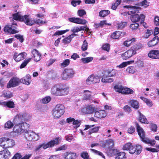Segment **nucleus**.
Returning a JSON list of instances; mask_svg holds the SVG:
<instances>
[{"label": "nucleus", "mask_w": 159, "mask_h": 159, "mask_svg": "<svg viewBox=\"0 0 159 159\" xmlns=\"http://www.w3.org/2000/svg\"><path fill=\"white\" fill-rule=\"evenodd\" d=\"M139 25V24L137 23L132 24L130 25V27L133 30H136L138 28Z\"/></svg>", "instance_id": "774afa93"}, {"label": "nucleus", "mask_w": 159, "mask_h": 159, "mask_svg": "<svg viewBox=\"0 0 159 159\" xmlns=\"http://www.w3.org/2000/svg\"><path fill=\"white\" fill-rule=\"evenodd\" d=\"M149 2H148L147 0H144L140 3H138L134 5H139L141 6H144L145 7H147L149 6Z\"/></svg>", "instance_id": "c03bdc74"}, {"label": "nucleus", "mask_w": 159, "mask_h": 159, "mask_svg": "<svg viewBox=\"0 0 159 159\" xmlns=\"http://www.w3.org/2000/svg\"><path fill=\"white\" fill-rule=\"evenodd\" d=\"M88 43H87L86 40H84L83 43V44L81 47V48L83 51L86 50L88 48Z\"/></svg>", "instance_id": "052dcab7"}, {"label": "nucleus", "mask_w": 159, "mask_h": 159, "mask_svg": "<svg viewBox=\"0 0 159 159\" xmlns=\"http://www.w3.org/2000/svg\"><path fill=\"white\" fill-rule=\"evenodd\" d=\"M111 37L114 39H118L119 37V32L118 31H116L114 32L111 35Z\"/></svg>", "instance_id": "5fc2aeb1"}, {"label": "nucleus", "mask_w": 159, "mask_h": 159, "mask_svg": "<svg viewBox=\"0 0 159 159\" xmlns=\"http://www.w3.org/2000/svg\"><path fill=\"white\" fill-rule=\"evenodd\" d=\"M134 52L130 48L121 55V57L123 60H126L135 55Z\"/></svg>", "instance_id": "f3484780"}, {"label": "nucleus", "mask_w": 159, "mask_h": 159, "mask_svg": "<svg viewBox=\"0 0 159 159\" xmlns=\"http://www.w3.org/2000/svg\"><path fill=\"white\" fill-rule=\"evenodd\" d=\"M27 139L30 141H35L38 140L39 139V133H36L33 131L27 132L25 134Z\"/></svg>", "instance_id": "423d86ee"}, {"label": "nucleus", "mask_w": 159, "mask_h": 159, "mask_svg": "<svg viewBox=\"0 0 159 159\" xmlns=\"http://www.w3.org/2000/svg\"><path fill=\"white\" fill-rule=\"evenodd\" d=\"M74 74L72 69H66L63 71L61 77L63 80H67L72 77Z\"/></svg>", "instance_id": "0eeeda50"}, {"label": "nucleus", "mask_w": 159, "mask_h": 159, "mask_svg": "<svg viewBox=\"0 0 159 159\" xmlns=\"http://www.w3.org/2000/svg\"><path fill=\"white\" fill-rule=\"evenodd\" d=\"M143 142L147 144H149L152 146H154L156 143L155 140H150L147 138L145 139Z\"/></svg>", "instance_id": "a19ab883"}, {"label": "nucleus", "mask_w": 159, "mask_h": 159, "mask_svg": "<svg viewBox=\"0 0 159 159\" xmlns=\"http://www.w3.org/2000/svg\"><path fill=\"white\" fill-rule=\"evenodd\" d=\"M19 80L16 77H13L11 79L7 85V88L15 87L19 84Z\"/></svg>", "instance_id": "ddd939ff"}, {"label": "nucleus", "mask_w": 159, "mask_h": 159, "mask_svg": "<svg viewBox=\"0 0 159 159\" xmlns=\"http://www.w3.org/2000/svg\"><path fill=\"white\" fill-rule=\"evenodd\" d=\"M141 99L144 101L146 104L149 106H151L152 105V102L150 100L144 97H142Z\"/></svg>", "instance_id": "e2e57ef3"}, {"label": "nucleus", "mask_w": 159, "mask_h": 159, "mask_svg": "<svg viewBox=\"0 0 159 159\" xmlns=\"http://www.w3.org/2000/svg\"><path fill=\"white\" fill-rule=\"evenodd\" d=\"M148 56L150 58L154 59H159V50H152L149 51Z\"/></svg>", "instance_id": "aec40b11"}, {"label": "nucleus", "mask_w": 159, "mask_h": 159, "mask_svg": "<svg viewBox=\"0 0 159 159\" xmlns=\"http://www.w3.org/2000/svg\"><path fill=\"white\" fill-rule=\"evenodd\" d=\"M159 42V38L158 36H155L148 43V47H152L157 44Z\"/></svg>", "instance_id": "b1692460"}, {"label": "nucleus", "mask_w": 159, "mask_h": 159, "mask_svg": "<svg viewBox=\"0 0 159 159\" xmlns=\"http://www.w3.org/2000/svg\"><path fill=\"white\" fill-rule=\"evenodd\" d=\"M134 92V91L129 88L120 85V93L123 94H133Z\"/></svg>", "instance_id": "2eb2a0df"}, {"label": "nucleus", "mask_w": 159, "mask_h": 159, "mask_svg": "<svg viewBox=\"0 0 159 159\" xmlns=\"http://www.w3.org/2000/svg\"><path fill=\"white\" fill-rule=\"evenodd\" d=\"M22 20L27 25L31 26L35 23L36 20L31 18L29 15H25L23 16Z\"/></svg>", "instance_id": "9b49d317"}, {"label": "nucleus", "mask_w": 159, "mask_h": 159, "mask_svg": "<svg viewBox=\"0 0 159 159\" xmlns=\"http://www.w3.org/2000/svg\"><path fill=\"white\" fill-rule=\"evenodd\" d=\"M93 59V58L92 57H88L82 58L81 60L83 63L85 64L92 61Z\"/></svg>", "instance_id": "79ce46f5"}, {"label": "nucleus", "mask_w": 159, "mask_h": 159, "mask_svg": "<svg viewBox=\"0 0 159 159\" xmlns=\"http://www.w3.org/2000/svg\"><path fill=\"white\" fill-rule=\"evenodd\" d=\"M26 53L25 52H22L19 54L15 53L13 57L14 60L17 62H19L24 59L26 56Z\"/></svg>", "instance_id": "4be33fe9"}, {"label": "nucleus", "mask_w": 159, "mask_h": 159, "mask_svg": "<svg viewBox=\"0 0 159 159\" xmlns=\"http://www.w3.org/2000/svg\"><path fill=\"white\" fill-rule=\"evenodd\" d=\"M51 100V98L50 97H46L42 99L41 100V102L43 103L46 104L49 102Z\"/></svg>", "instance_id": "6e6d98bb"}, {"label": "nucleus", "mask_w": 159, "mask_h": 159, "mask_svg": "<svg viewBox=\"0 0 159 159\" xmlns=\"http://www.w3.org/2000/svg\"><path fill=\"white\" fill-rule=\"evenodd\" d=\"M126 71L129 73L133 74L135 71L134 67L132 66H129L126 69Z\"/></svg>", "instance_id": "338daca9"}, {"label": "nucleus", "mask_w": 159, "mask_h": 159, "mask_svg": "<svg viewBox=\"0 0 159 159\" xmlns=\"http://www.w3.org/2000/svg\"><path fill=\"white\" fill-rule=\"evenodd\" d=\"M4 97L6 98H9L12 97V94L10 91H4L2 94Z\"/></svg>", "instance_id": "ea45409f"}, {"label": "nucleus", "mask_w": 159, "mask_h": 159, "mask_svg": "<svg viewBox=\"0 0 159 159\" xmlns=\"http://www.w3.org/2000/svg\"><path fill=\"white\" fill-rule=\"evenodd\" d=\"M80 156L84 159H89L88 153L86 151L82 152L80 154Z\"/></svg>", "instance_id": "3c124183"}, {"label": "nucleus", "mask_w": 159, "mask_h": 159, "mask_svg": "<svg viewBox=\"0 0 159 159\" xmlns=\"http://www.w3.org/2000/svg\"><path fill=\"white\" fill-rule=\"evenodd\" d=\"M114 70H112L111 71L106 70L101 71V76L102 77H109L114 76L115 75L112 74Z\"/></svg>", "instance_id": "a878e982"}, {"label": "nucleus", "mask_w": 159, "mask_h": 159, "mask_svg": "<svg viewBox=\"0 0 159 159\" xmlns=\"http://www.w3.org/2000/svg\"><path fill=\"white\" fill-rule=\"evenodd\" d=\"M97 108L93 105H88L81 109V111L85 114H91L96 110Z\"/></svg>", "instance_id": "6e6552de"}, {"label": "nucleus", "mask_w": 159, "mask_h": 159, "mask_svg": "<svg viewBox=\"0 0 159 159\" xmlns=\"http://www.w3.org/2000/svg\"><path fill=\"white\" fill-rule=\"evenodd\" d=\"M110 13V11L108 10L101 11L99 13V15L102 17H105Z\"/></svg>", "instance_id": "37998d69"}, {"label": "nucleus", "mask_w": 159, "mask_h": 159, "mask_svg": "<svg viewBox=\"0 0 159 159\" xmlns=\"http://www.w3.org/2000/svg\"><path fill=\"white\" fill-rule=\"evenodd\" d=\"M70 62V61L69 59H66L64 60L63 62L61 63V65L63 67H66L69 65Z\"/></svg>", "instance_id": "0e129e2a"}, {"label": "nucleus", "mask_w": 159, "mask_h": 159, "mask_svg": "<svg viewBox=\"0 0 159 159\" xmlns=\"http://www.w3.org/2000/svg\"><path fill=\"white\" fill-rule=\"evenodd\" d=\"M51 93L52 95L59 96V86L56 85L53 86L51 89Z\"/></svg>", "instance_id": "72a5a7b5"}, {"label": "nucleus", "mask_w": 159, "mask_h": 159, "mask_svg": "<svg viewBox=\"0 0 159 159\" xmlns=\"http://www.w3.org/2000/svg\"><path fill=\"white\" fill-rule=\"evenodd\" d=\"M76 35L77 34H72L67 37L63 39L62 42L65 44L70 43L71 41L72 38Z\"/></svg>", "instance_id": "c9c22d12"}, {"label": "nucleus", "mask_w": 159, "mask_h": 159, "mask_svg": "<svg viewBox=\"0 0 159 159\" xmlns=\"http://www.w3.org/2000/svg\"><path fill=\"white\" fill-rule=\"evenodd\" d=\"M145 17V16L143 14H141L140 16L138 14H135L130 16V18L131 21L135 23L139 22L140 20L143 22V21H144Z\"/></svg>", "instance_id": "9d476101"}, {"label": "nucleus", "mask_w": 159, "mask_h": 159, "mask_svg": "<svg viewBox=\"0 0 159 159\" xmlns=\"http://www.w3.org/2000/svg\"><path fill=\"white\" fill-rule=\"evenodd\" d=\"M6 139L5 141V149H8L9 148H12L15 145V142L13 140L7 138H6Z\"/></svg>", "instance_id": "412c9836"}, {"label": "nucleus", "mask_w": 159, "mask_h": 159, "mask_svg": "<svg viewBox=\"0 0 159 159\" xmlns=\"http://www.w3.org/2000/svg\"><path fill=\"white\" fill-rule=\"evenodd\" d=\"M150 128L151 130L155 132L157 131V125L154 124H151L150 125Z\"/></svg>", "instance_id": "bf43d9fd"}, {"label": "nucleus", "mask_w": 159, "mask_h": 159, "mask_svg": "<svg viewBox=\"0 0 159 159\" xmlns=\"http://www.w3.org/2000/svg\"><path fill=\"white\" fill-rule=\"evenodd\" d=\"M29 125L26 123H19L15 125L13 128V131L19 134L26 133L27 129H29Z\"/></svg>", "instance_id": "f257e3e1"}, {"label": "nucleus", "mask_w": 159, "mask_h": 159, "mask_svg": "<svg viewBox=\"0 0 159 159\" xmlns=\"http://www.w3.org/2000/svg\"><path fill=\"white\" fill-rule=\"evenodd\" d=\"M107 116V113L103 110H100L95 111L94 116L98 118L101 119Z\"/></svg>", "instance_id": "5701e85b"}, {"label": "nucleus", "mask_w": 159, "mask_h": 159, "mask_svg": "<svg viewBox=\"0 0 159 159\" xmlns=\"http://www.w3.org/2000/svg\"><path fill=\"white\" fill-rule=\"evenodd\" d=\"M66 121L69 123L72 122V124L75 125L74 127L75 128H77L79 127L81 124L80 120H75L74 118L71 117L67 118Z\"/></svg>", "instance_id": "393cba45"}, {"label": "nucleus", "mask_w": 159, "mask_h": 159, "mask_svg": "<svg viewBox=\"0 0 159 159\" xmlns=\"http://www.w3.org/2000/svg\"><path fill=\"white\" fill-rule=\"evenodd\" d=\"M100 127L99 126L95 127L94 128H91L89 131V134H91L93 133H95L97 132L100 128Z\"/></svg>", "instance_id": "49530a36"}, {"label": "nucleus", "mask_w": 159, "mask_h": 159, "mask_svg": "<svg viewBox=\"0 0 159 159\" xmlns=\"http://www.w3.org/2000/svg\"><path fill=\"white\" fill-rule=\"evenodd\" d=\"M113 79L109 77H102L101 82L103 83H111L113 81Z\"/></svg>", "instance_id": "a18cd8bd"}, {"label": "nucleus", "mask_w": 159, "mask_h": 159, "mask_svg": "<svg viewBox=\"0 0 159 159\" xmlns=\"http://www.w3.org/2000/svg\"><path fill=\"white\" fill-rule=\"evenodd\" d=\"M106 144L107 146L106 148V152L109 153L111 151V149H112L114 146V141L111 139H108L106 141Z\"/></svg>", "instance_id": "6ab92c4d"}, {"label": "nucleus", "mask_w": 159, "mask_h": 159, "mask_svg": "<svg viewBox=\"0 0 159 159\" xmlns=\"http://www.w3.org/2000/svg\"><path fill=\"white\" fill-rule=\"evenodd\" d=\"M31 116L26 113H21L17 114L14 118V122L18 123L30 119Z\"/></svg>", "instance_id": "39448f33"}, {"label": "nucleus", "mask_w": 159, "mask_h": 159, "mask_svg": "<svg viewBox=\"0 0 159 159\" xmlns=\"http://www.w3.org/2000/svg\"><path fill=\"white\" fill-rule=\"evenodd\" d=\"M135 149V145H131L129 150V152L130 154H134L136 152Z\"/></svg>", "instance_id": "69168bd1"}, {"label": "nucleus", "mask_w": 159, "mask_h": 159, "mask_svg": "<svg viewBox=\"0 0 159 159\" xmlns=\"http://www.w3.org/2000/svg\"><path fill=\"white\" fill-rule=\"evenodd\" d=\"M101 72L98 73V75L92 74L89 76L86 80V82L88 84L98 83L100 81V79L102 76Z\"/></svg>", "instance_id": "20e7f679"}, {"label": "nucleus", "mask_w": 159, "mask_h": 159, "mask_svg": "<svg viewBox=\"0 0 159 159\" xmlns=\"http://www.w3.org/2000/svg\"><path fill=\"white\" fill-rule=\"evenodd\" d=\"M69 87L66 85L59 86V96L66 95L69 91Z\"/></svg>", "instance_id": "a211bd4d"}, {"label": "nucleus", "mask_w": 159, "mask_h": 159, "mask_svg": "<svg viewBox=\"0 0 159 159\" xmlns=\"http://www.w3.org/2000/svg\"><path fill=\"white\" fill-rule=\"evenodd\" d=\"M136 152L135 153L137 155H139L141 152L142 150V147L139 144L135 145Z\"/></svg>", "instance_id": "09e8293b"}, {"label": "nucleus", "mask_w": 159, "mask_h": 159, "mask_svg": "<svg viewBox=\"0 0 159 159\" xmlns=\"http://www.w3.org/2000/svg\"><path fill=\"white\" fill-rule=\"evenodd\" d=\"M31 59V58H29L28 59L25 60L20 65V69H22L24 68L27 65L28 63L30 61Z\"/></svg>", "instance_id": "603ef678"}, {"label": "nucleus", "mask_w": 159, "mask_h": 159, "mask_svg": "<svg viewBox=\"0 0 159 159\" xmlns=\"http://www.w3.org/2000/svg\"><path fill=\"white\" fill-rule=\"evenodd\" d=\"M83 99L84 100H90L91 97V93L88 90H85L84 91Z\"/></svg>", "instance_id": "e433bc0d"}, {"label": "nucleus", "mask_w": 159, "mask_h": 159, "mask_svg": "<svg viewBox=\"0 0 159 159\" xmlns=\"http://www.w3.org/2000/svg\"><path fill=\"white\" fill-rule=\"evenodd\" d=\"M90 151L91 152H93L96 155H98L101 157H102L103 158H105V157L104 155H103V154L101 152L99 151H97L96 150L93 149H90Z\"/></svg>", "instance_id": "de8ad7c7"}, {"label": "nucleus", "mask_w": 159, "mask_h": 159, "mask_svg": "<svg viewBox=\"0 0 159 159\" xmlns=\"http://www.w3.org/2000/svg\"><path fill=\"white\" fill-rule=\"evenodd\" d=\"M135 124L138 134L141 140L143 142L147 138L145 137V132L142 128L140 126L138 122H135Z\"/></svg>", "instance_id": "1a4fd4ad"}, {"label": "nucleus", "mask_w": 159, "mask_h": 159, "mask_svg": "<svg viewBox=\"0 0 159 159\" xmlns=\"http://www.w3.org/2000/svg\"><path fill=\"white\" fill-rule=\"evenodd\" d=\"M23 16H21L19 13H17L13 15V19L16 20H19L20 21H22L21 20L23 18Z\"/></svg>", "instance_id": "4c0bfd02"}, {"label": "nucleus", "mask_w": 159, "mask_h": 159, "mask_svg": "<svg viewBox=\"0 0 159 159\" xmlns=\"http://www.w3.org/2000/svg\"><path fill=\"white\" fill-rule=\"evenodd\" d=\"M20 81L23 84L27 85H29L31 82V76L29 74L27 75L21 79Z\"/></svg>", "instance_id": "bb28decb"}, {"label": "nucleus", "mask_w": 159, "mask_h": 159, "mask_svg": "<svg viewBox=\"0 0 159 159\" xmlns=\"http://www.w3.org/2000/svg\"><path fill=\"white\" fill-rule=\"evenodd\" d=\"M136 41L135 38H133L131 39H128L125 41L123 43V45L126 47H128L130 46L133 43Z\"/></svg>", "instance_id": "f704fd0d"}, {"label": "nucleus", "mask_w": 159, "mask_h": 159, "mask_svg": "<svg viewBox=\"0 0 159 159\" xmlns=\"http://www.w3.org/2000/svg\"><path fill=\"white\" fill-rule=\"evenodd\" d=\"M65 107L62 104H58L53 110L52 115L55 118L61 117L64 113Z\"/></svg>", "instance_id": "7ed1b4c3"}, {"label": "nucleus", "mask_w": 159, "mask_h": 159, "mask_svg": "<svg viewBox=\"0 0 159 159\" xmlns=\"http://www.w3.org/2000/svg\"><path fill=\"white\" fill-rule=\"evenodd\" d=\"M14 125L13 123L10 121H8L5 124V127L6 128L10 129Z\"/></svg>", "instance_id": "864d4df0"}, {"label": "nucleus", "mask_w": 159, "mask_h": 159, "mask_svg": "<svg viewBox=\"0 0 159 159\" xmlns=\"http://www.w3.org/2000/svg\"><path fill=\"white\" fill-rule=\"evenodd\" d=\"M76 157V153L73 152H67L65 153L64 155L65 159H75Z\"/></svg>", "instance_id": "cd10ccee"}, {"label": "nucleus", "mask_w": 159, "mask_h": 159, "mask_svg": "<svg viewBox=\"0 0 159 159\" xmlns=\"http://www.w3.org/2000/svg\"><path fill=\"white\" fill-rule=\"evenodd\" d=\"M16 27L15 26H12V25H6L4 29V30L5 33L10 34H16L18 32V31L14 29L16 28Z\"/></svg>", "instance_id": "f8f14e48"}, {"label": "nucleus", "mask_w": 159, "mask_h": 159, "mask_svg": "<svg viewBox=\"0 0 159 159\" xmlns=\"http://www.w3.org/2000/svg\"><path fill=\"white\" fill-rule=\"evenodd\" d=\"M143 47V44L141 43H138L132 46L130 48L134 52V53L136 54V51L139 50Z\"/></svg>", "instance_id": "7c9ffc66"}, {"label": "nucleus", "mask_w": 159, "mask_h": 159, "mask_svg": "<svg viewBox=\"0 0 159 159\" xmlns=\"http://www.w3.org/2000/svg\"><path fill=\"white\" fill-rule=\"evenodd\" d=\"M108 154L110 155H119V152L118 150L116 149H111V152L108 153H107Z\"/></svg>", "instance_id": "4d7b16f0"}, {"label": "nucleus", "mask_w": 159, "mask_h": 159, "mask_svg": "<svg viewBox=\"0 0 159 159\" xmlns=\"http://www.w3.org/2000/svg\"><path fill=\"white\" fill-rule=\"evenodd\" d=\"M138 112L139 114L138 120L142 123L148 124L149 123L148 121L147 120L146 117L142 114L140 111H138Z\"/></svg>", "instance_id": "473e14b6"}, {"label": "nucleus", "mask_w": 159, "mask_h": 159, "mask_svg": "<svg viewBox=\"0 0 159 159\" xmlns=\"http://www.w3.org/2000/svg\"><path fill=\"white\" fill-rule=\"evenodd\" d=\"M130 8L131 10L128 11V15L139 13V10L141 9L140 7L134 6H131Z\"/></svg>", "instance_id": "c756f323"}, {"label": "nucleus", "mask_w": 159, "mask_h": 159, "mask_svg": "<svg viewBox=\"0 0 159 159\" xmlns=\"http://www.w3.org/2000/svg\"><path fill=\"white\" fill-rule=\"evenodd\" d=\"M11 157V152L7 149L0 151V159H8Z\"/></svg>", "instance_id": "dca6fc26"}, {"label": "nucleus", "mask_w": 159, "mask_h": 159, "mask_svg": "<svg viewBox=\"0 0 159 159\" xmlns=\"http://www.w3.org/2000/svg\"><path fill=\"white\" fill-rule=\"evenodd\" d=\"M131 145L132 143H126L123 146V149L124 150H129Z\"/></svg>", "instance_id": "13d9d810"}, {"label": "nucleus", "mask_w": 159, "mask_h": 159, "mask_svg": "<svg viewBox=\"0 0 159 159\" xmlns=\"http://www.w3.org/2000/svg\"><path fill=\"white\" fill-rule=\"evenodd\" d=\"M32 53L33 55L34 61H38L40 60L41 55L37 50L33 49L32 51Z\"/></svg>", "instance_id": "c85d7f7f"}, {"label": "nucleus", "mask_w": 159, "mask_h": 159, "mask_svg": "<svg viewBox=\"0 0 159 159\" xmlns=\"http://www.w3.org/2000/svg\"><path fill=\"white\" fill-rule=\"evenodd\" d=\"M2 104L4 106H6L8 107L13 108L14 107V103L10 101L3 102Z\"/></svg>", "instance_id": "58836bf2"}, {"label": "nucleus", "mask_w": 159, "mask_h": 159, "mask_svg": "<svg viewBox=\"0 0 159 159\" xmlns=\"http://www.w3.org/2000/svg\"><path fill=\"white\" fill-rule=\"evenodd\" d=\"M134 62V60L128 61L127 62H124L120 64V68H122L125 67L128 65L132 64Z\"/></svg>", "instance_id": "8fccbe9b"}, {"label": "nucleus", "mask_w": 159, "mask_h": 159, "mask_svg": "<svg viewBox=\"0 0 159 159\" xmlns=\"http://www.w3.org/2000/svg\"><path fill=\"white\" fill-rule=\"evenodd\" d=\"M70 21L79 24L85 25L87 21L85 19H82L79 18L72 17L69 18Z\"/></svg>", "instance_id": "4468645a"}, {"label": "nucleus", "mask_w": 159, "mask_h": 159, "mask_svg": "<svg viewBox=\"0 0 159 159\" xmlns=\"http://www.w3.org/2000/svg\"><path fill=\"white\" fill-rule=\"evenodd\" d=\"M6 137H2L0 139V146L4 148L5 146V141L6 139Z\"/></svg>", "instance_id": "680f3d73"}, {"label": "nucleus", "mask_w": 159, "mask_h": 159, "mask_svg": "<svg viewBox=\"0 0 159 159\" xmlns=\"http://www.w3.org/2000/svg\"><path fill=\"white\" fill-rule=\"evenodd\" d=\"M61 140L60 138H57L47 143H43L39 145L37 148L36 150H38L41 149H45L48 148L52 147L55 145L58 144Z\"/></svg>", "instance_id": "f03ea898"}, {"label": "nucleus", "mask_w": 159, "mask_h": 159, "mask_svg": "<svg viewBox=\"0 0 159 159\" xmlns=\"http://www.w3.org/2000/svg\"><path fill=\"white\" fill-rule=\"evenodd\" d=\"M129 103L130 105L134 109L137 110L139 107V103L136 100L132 99L129 100Z\"/></svg>", "instance_id": "2f4dec72"}]
</instances>
